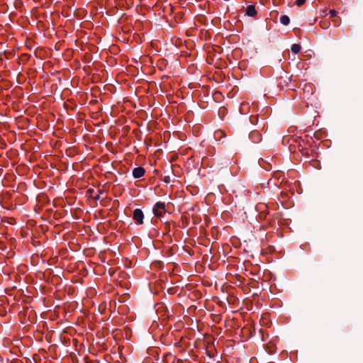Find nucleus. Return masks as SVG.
Masks as SVG:
<instances>
[{
	"instance_id": "nucleus-10",
	"label": "nucleus",
	"mask_w": 363,
	"mask_h": 363,
	"mask_svg": "<svg viewBox=\"0 0 363 363\" xmlns=\"http://www.w3.org/2000/svg\"><path fill=\"white\" fill-rule=\"evenodd\" d=\"M306 2V0H296V4L298 6H301L302 5H303Z\"/></svg>"
},
{
	"instance_id": "nucleus-8",
	"label": "nucleus",
	"mask_w": 363,
	"mask_h": 363,
	"mask_svg": "<svg viewBox=\"0 0 363 363\" xmlns=\"http://www.w3.org/2000/svg\"><path fill=\"white\" fill-rule=\"evenodd\" d=\"M301 45L296 43H294L291 45V50L294 54H297L301 51Z\"/></svg>"
},
{
	"instance_id": "nucleus-5",
	"label": "nucleus",
	"mask_w": 363,
	"mask_h": 363,
	"mask_svg": "<svg viewBox=\"0 0 363 363\" xmlns=\"http://www.w3.org/2000/svg\"><path fill=\"white\" fill-rule=\"evenodd\" d=\"M246 13L251 17L255 16L257 14V11L254 5H249L246 9Z\"/></svg>"
},
{
	"instance_id": "nucleus-4",
	"label": "nucleus",
	"mask_w": 363,
	"mask_h": 363,
	"mask_svg": "<svg viewBox=\"0 0 363 363\" xmlns=\"http://www.w3.org/2000/svg\"><path fill=\"white\" fill-rule=\"evenodd\" d=\"M145 172V171L143 167H135L133 170V176L134 178L139 179L144 176Z\"/></svg>"
},
{
	"instance_id": "nucleus-2",
	"label": "nucleus",
	"mask_w": 363,
	"mask_h": 363,
	"mask_svg": "<svg viewBox=\"0 0 363 363\" xmlns=\"http://www.w3.org/2000/svg\"><path fill=\"white\" fill-rule=\"evenodd\" d=\"M133 218L137 224L141 225L143 223L144 214L141 209L136 208L133 213Z\"/></svg>"
},
{
	"instance_id": "nucleus-1",
	"label": "nucleus",
	"mask_w": 363,
	"mask_h": 363,
	"mask_svg": "<svg viewBox=\"0 0 363 363\" xmlns=\"http://www.w3.org/2000/svg\"><path fill=\"white\" fill-rule=\"evenodd\" d=\"M166 212L165 203L164 202H157L153 207V213L155 216L161 217Z\"/></svg>"
},
{
	"instance_id": "nucleus-3",
	"label": "nucleus",
	"mask_w": 363,
	"mask_h": 363,
	"mask_svg": "<svg viewBox=\"0 0 363 363\" xmlns=\"http://www.w3.org/2000/svg\"><path fill=\"white\" fill-rule=\"evenodd\" d=\"M250 140L255 143H258L262 140V135L257 130H253L250 133Z\"/></svg>"
},
{
	"instance_id": "nucleus-11",
	"label": "nucleus",
	"mask_w": 363,
	"mask_h": 363,
	"mask_svg": "<svg viewBox=\"0 0 363 363\" xmlns=\"http://www.w3.org/2000/svg\"><path fill=\"white\" fill-rule=\"evenodd\" d=\"M164 181V182L168 183L169 182V177H165Z\"/></svg>"
},
{
	"instance_id": "nucleus-6",
	"label": "nucleus",
	"mask_w": 363,
	"mask_h": 363,
	"mask_svg": "<svg viewBox=\"0 0 363 363\" xmlns=\"http://www.w3.org/2000/svg\"><path fill=\"white\" fill-rule=\"evenodd\" d=\"M294 140H295V139H294V138H291L289 136H284L282 139V143H283V145L289 144V150H290V151H293V149L291 147L292 145H291V142H293Z\"/></svg>"
},
{
	"instance_id": "nucleus-7",
	"label": "nucleus",
	"mask_w": 363,
	"mask_h": 363,
	"mask_svg": "<svg viewBox=\"0 0 363 363\" xmlns=\"http://www.w3.org/2000/svg\"><path fill=\"white\" fill-rule=\"evenodd\" d=\"M280 22L281 24H283L284 26H287L290 23V18L288 16L286 15H283L280 17Z\"/></svg>"
},
{
	"instance_id": "nucleus-9",
	"label": "nucleus",
	"mask_w": 363,
	"mask_h": 363,
	"mask_svg": "<svg viewBox=\"0 0 363 363\" xmlns=\"http://www.w3.org/2000/svg\"><path fill=\"white\" fill-rule=\"evenodd\" d=\"M329 15L330 18L335 17L337 15V11L335 10H330L329 11Z\"/></svg>"
}]
</instances>
